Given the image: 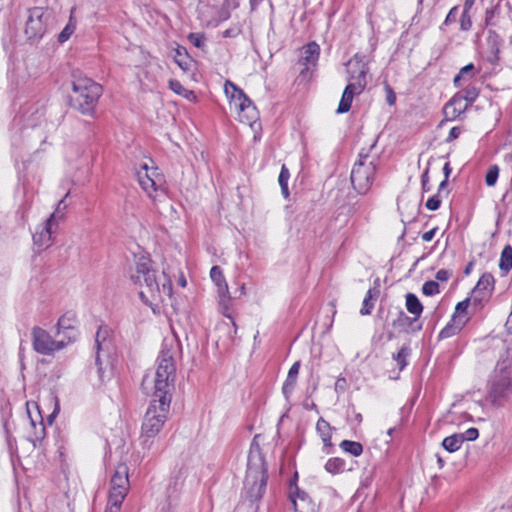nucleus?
<instances>
[{
	"label": "nucleus",
	"instance_id": "1",
	"mask_svg": "<svg viewBox=\"0 0 512 512\" xmlns=\"http://www.w3.org/2000/svg\"><path fill=\"white\" fill-rule=\"evenodd\" d=\"M173 356V351L167 349L165 345L159 354L154 377L150 379L145 376L142 381L143 389H148L153 385L152 400L141 426L140 440L143 447L146 448H150L152 440L168 419L176 379V365Z\"/></svg>",
	"mask_w": 512,
	"mask_h": 512
},
{
	"label": "nucleus",
	"instance_id": "2",
	"mask_svg": "<svg viewBox=\"0 0 512 512\" xmlns=\"http://www.w3.org/2000/svg\"><path fill=\"white\" fill-rule=\"evenodd\" d=\"M131 280L139 286V296L146 304L152 305L154 301L163 300V296L171 297L172 295L170 279L165 272L158 276L151 259L147 257L137 259Z\"/></svg>",
	"mask_w": 512,
	"mask_h": 512
},
{
	"label": "nucleus",
	"instance_id": "3",
	"mask_svg": "<svg viewBox=\"0 0 512 512\" xmlns=\"http://www.w3.org/2000/svg\"><path fill=\"white\" fill-rule=\"evenodd\" d=\"M72 76V107L83 115L93 116L102 95V86L80 72H74Z\"/></svg>",
	"mask_w": 512,
	"mask_h": 512
},
{
	"label": "nucleus",
	"instance_id": "4",
	"mask_svg": "<svg viewBox=\"0 0 512 512\" xmlns=\"http://www.w3.org/2000/svg\"><path fill=\"white\" fill-rule=\"evenodd\" d=\"M256 439V437L254 438ZM268 474L264 458L260 452V447L253 440L248 454L247 471L245 477V486L249 487L252 497H262Z\"/></svg>",
	"mask_w": 512,
	"mask_h": 512
},
{
	"label": "nucleus",
	"instance_id": "5",
	"mask_svg": "<svg viewBox=\"0 0 512 512\" xmlns=\"http://www.w3.org/2000/svg\"><path fill=\"white\" fill-rule=\"evenodd\" d=\"M374 146L375 142L370 145L368 150L362 149L359 152L358 160L352 168L350 180L358 194H366L372 186L376 172L377 158H371L369 151L373 149Z\"/></svg>",
	"mask_w": 512,
	"mask_h": 512
},
{
	"label": "nucleus",
	"instance_id": "6",
	"mask_svg": "<svg viewBox=\"0 0 512 512\" xmlns=\"http://www.w3.org/2000/svg\"><path fill=\"white\" fill-rule=\"evenodd\" d=\"M512 394V361L508 358L497 362L490 381L489 395L493 403Z\"/></svg>",
	"mask_w": 512,
	"mask_h": 512
},
{
	"label": "nucleus",
	"instance_id": "7",
	"mask_svg": "<svg viewBox=\"0 0 512 512\" xmlns=\"http://www.w3.org/2000/svg\"><path fill=\"white\" fill-rule=\"evenodd\" d=\"M225 93L230 98V105L238 112L239 120L251 125L257 118L258 112L250 98L230 81L225 83Z\"/></svg>",
	"mask_w": 512,
	"mask_h": 512
},
{
	"label": "nucleus",
	"instance_id": "8",
	"mask_svg": "<svg viewBox=\"0 0 512 512\" xmlns=\"http://www.w3.org/2000/svg\"><path fill=\"white\" fill-rule=\"evenodd\" d=\"M32 342L34 350L42 355H51L66 346L63 339L54 340L46 330L38 326L32 329Z\"/></svg>",
	"mask_w": 512,
	"mask_h": 512
},
{
	"label": "nucleus",
	"instance_id": "9",
	"mask_svg": "<svg viewBox=\"0 0 512 512\" xmlns=\"http://www.w3.org/2000/svg\"><path fill=\"white\" fill-rule=\"evenodd\" d=\"M353 78L355 82H349L343 91L337 113L348 112L354 96L360 94L365 89L367 80H365V67L363 64L360 65L359 75H354Z\"/></svg>",
	"mask_w": 512,
	"mask_h": 512
},
{
	"label": "nucleus",
	"instance_id": "10",
	"mask_svg": "<svg viewBox=\"0 0 512 512\" xmlns=\"http://www.w3.org/2000/svg\"><path fill=\"white\" fill-rule=\"evenodd\" d=\"M319 54L320 47L316 42H310L301 49L298 60V65L300 66V76L306 78L310 70L315 68Z\"/></svg>",
	"mask_w": 512,
	"mask_h": 512
},
{
	"label": "nucleus",
	"instance_id": "11",
	"mask_svg": "<svg viewBox=\"0 0 512 512\" xmlns=\"http://www.w3.org/2000/svg\"><path fill=\"white\" fill-rule=\"evenodd\" d=\"M45 15L46 12L40 7H34L29 10V17L25 27V34L28 39L41 37L45 33Z\"/></svg>",
	"mask_w": 512,
	"mask_h": 512
},
{
	"label": "nucleus",
	"instance_id": "12",
	"mask_svg": "<svg viewBox=\"0 0 512 512\" xmlns=\"http://www.w3.org/2000/svg\"><path fill=\"white\" fill-rule=\"evenodd\" d=\"M128 486V468L126 465L121 464L116 468L115 473L111 478V489L109 494L114 496H124L125 498L128 492Z\"/></svg>",
	"mask_w": 512,
	"mask_h": 512
},
{
	"label": "nucleus",
	"instance_id": "13",
	"mask_svg": "<svg viewBox=\"0 0 512 512\" xmlns=\"http://www.w3.org/2000/svg\"><path fill=\"white\" fill-rule=\"evenodd\" d=\"M494 283L495 280L493 275L490 273H484L473 290L474 301L481 302L482 300L489 298L494 289Z\"/></svg>",
	"mask_w": 512,
	"mask_h": 512
},
{
	"label": "nucleus",
	"instance_id": "14",
	"mask_svg": "<svg viewBox=\"0 0 512 512\" xmlns=\"http://www.w3.org/2000/svg\"><path fill=\"white\" fill-rule=\"evenodd\" d=\"M210 277L218 288V295L220 297V305L227 306L229 301V290L228 285L225 281L222 270L219 266H213L210 270Z\"/></svg>",
	"mask_w": 512,
	"mask_h": 512
},
{
	"label": "nucleus",
	"instance_id": "15",
	"mask_svg": "<svg viewBox=\"0 0 512 512\" xmlns=\"http://www.w3.org/2000/svg\"><path fill=\"white\" fill-rule=\"evenodd\" d=\"M56 220V213H52L45 221L40 232L33 234V242L41 249L49 247L52 240V224Z\"/></svg>",
	"mask_w": 512,
	"mask_h": 512
},
{
	"label": "nucleus",
	"instance_id": "16",
	"mask_svg": "<svg viewBox=\"0 0 512 512\" xmlns=\"http://www.w3.org/2000/svg\"><path fill=\"white\" fill-rule=\"evenodd\" d=\"M137 178L141 188L147 195L151 198H155V193L158 191L160 184L148 174L147 164H144L142 169L137 172Z\"/></svg>",
	"mask_w": 512,
	"mask_h": 512
},
{
	"label": "nucleus",
	"instance_id": "17",
	"mask_svg": "<svg viewBox=\"0 0 512 512\" xmlns=\"http://www.w3.org/2000/svg\"><path fill=\"white\" fill-rule=\"evenodd\" d=\"M108 335L109 330L107 327H99L95 336V344L97 348L96 365L98 367V373L101 379L103 378V369L100 352L108 348V344L110 343L108 340Z\"/></svg>",
	"mask_w": 512,
	"mask_h": 512
},
{
	"label": "nucleus",
	"instance_id": "18",
	"mask_svg": "<svg viewBox=\"0 0 512 512\" xmlns=\"http://www.w3.org/2000/svg\"><path fill=\"white\" fill-rule=\"evenodd\" d=\"M290 499L295 512H316L315 505L312 503L309 496L305 492L299 491L298 488L296 497L291 494Z\"/></svg>",
	"mask_w": 512,
	"mask_h": 512
},
{
	"label": "nucleus",
	"instance_id": "19",
	"mask_svg": "<svg viewBox=\"0 0 512 512\" xmlns=\"http://www.w3.org/2000/svg\"><path fill=\"white\" fill-rule=\"evenodd\" d=\"M368 63H369V59L367 58L366 55L361 54V53H356L347 63V71L349 74L348 81L355 82V79L353 78V76L359 75L361 64H363L365 67V77H366L367 73L369 71Z\"/></svg>",
	"mask_w": 512,
	"mask_h": 512
},
{
	"label": "nucleus",
	"instance_id": "20",
	"mask_svg": "<svg viewBox=\"0 0 512 512\" xmlns=\"http://www.w3.org/2000/svg\"><path fill=\"white\" fill-rule=\"evenodd\" d=\"M467 107L462 103V97L454 96L443 109L444 115L448 119H454L464 112Z\"/></svg>",
	"mask_w": 512,
	"mask_h": 512
},
{
	"label": "nucleus",
	"instance_id": "21",
	"mask_svg": "<svg viewBox=\"0 0 512 512\" xmlns=\"http://www.w3.org/2000/svg\"><path fill=\"white\" fill-rule=\"evenodd\" d=\"M379 289L371 288L367 291V294L363 300L362 308L360 309L361 315H370L374 307V303L379 296Z\"/></svg>",
	"mask_w": 512,
	"mask_h": 512
},
{
	"label": "nucleus",
	"instance_id": "22",
	"mask_svg": "<svg viewBox=\"0 0 512 512\" xmlns=\"http://www.w3.org/2000/svg\"><path fill=\"white\" fill-rule=\"evenodd\" d=\"M405 298L407 311L418 319L423 312V305L419 301L418 297L413 293H407Z\"/></svg>",
	"mask_w": 512,
	"mask_h": 512
},
{
	"label": "nucleus",
	"instance_id": "23",
	"mask_svg": "<svg viewBox=\"0 0 512 512\" xmlns=\"http://www.w3.org/2000/svg\"><path fill=\"white\" fill-rule=\"evenodd\" d=\"M476 75L475 66L472 63L467 64L460 69L459 73L454 77V85L460 87L462 81H468Z\"/></svg>",
	"mask_w": 512,
	"mask_h": 512
},
{
	"label": "nucleus",
	"instance_id": "24",
	"mask_svg": "<svg viewBox=\"0 0 512 512\" xmlns=\"http://www.w3.org/2000/svg\"><path fill=\"white\" fill-rule=\"evenodd\" d=\"M462 443L463 437L460 436V434H453L451 436L444 438L442 446L444 447L445 450L452 453L460 449Z\"/></svg>",
	"mask_w": 512,
	"mask_h": 512
},
{
	"label": "nucleus",
	"instance_id": "25",
	"mask_svg": "<svg viewBox=\"0 0 512 512\" xmlns=\"http://www.w3.org/2000/svg\"><path fill=\"white\" fill-rule=\"evenodd\" d=\"M465 322H458L453 321L451 319V322L448 323L439 333V338L445 339L449 338L461 331V329L464 327Z\"/></svg>",
	"mask_w": 512,
	"mask_h": 512
},
{
	"label": "nucleus",
	"instance_id": "26",
	"mask_svg": "<svg viewBox=\"0 0 512 512\" xmlns=\"http://www.w3.org/2000/svg\"><path fill=\"white\" fill-rule=\"evenodd\" d=\"M340 448L353 456H359L363 452V446L360 442L343 440L340 443Z\"/></svg>",
	"mask_w": 512,
	"mask_h": 512
},
{
	"label": "nucleus",
	"instance_id": "27",
	"mask_svg": "<svg viewBox=\"0 0 512 512\" xmlns=\"http://www.w3.org/2000/svg\"><path fill=\"white\" fill-rule=\"evenodd\" d=\"M478 94L479 92L474 86H469L457 93L456 96L462 97V103L468 108L476 100Z\"/></svg>",
	"mask_w": 512,
	"mask_h": 512
},
{
	"label": "nucleus",
	"instance_id": "28",
	"mask_svg": "<svg viewBox=\"0 0 512 512\" xmlns=\"http://www.w3.org/2000/svg\"><path fill=\"white\" fill-rule=\"evenodd\" d=\"M469 304H470L469 298H466L465 300L459 302L455 307V312L452 316V320L466 323L467 318H465V315H466L467 309L469 307Z\"/></svg>",
	"mask_w": 512,
	"mask_h": 512
},
{
	"label": "nucleus",
	"instance_id": "29",
	"mask_svg": "<svg viewBox=\"0 0 512 512\" xmlns=\"http://www.w3.org/2000/svg\"><path fill=\"white\" fill-rule=\"evenodd\" d=\"M499 267L501 270L508 271L512 268V248L505 246L501 252Z\"/></svg>",
	"mask_w": 512,
	"mask_h": 512
},
{
	"label": "nucleus",
	"instance_id": "30",
	"mask_svg": "<svg viewBox=\"0 0 512 512\" xmlns=\"http://www.w3.org/2000/svg\"><path fill=\"white\" fill-rule=\"evenodd\" d=\"M325 469L331 474H338L345 469V461L341 458H331L325 464Z\"/></svg>",
	"mask_w": 512,
	"mask_h": 512
},
{
	"label": "nucleus",
	"instance_id": "31",
	"mask_svg": "<svg viewBox=\"0 0 512 512\" xmlns=\"http://www.w3.org/2000/svg\"><path fill=\"white\" fill-rule=\"evenodd\" d=\"M75 29H76V23L73 21V18L71 16L67 25L59 33L58 41L60 43L66 42L70 38V36L74 33Z\"/></svg>",
	"mask_w": 512,
	"mask_h": 512
},
{
	"label": "nucleus",
	"instance_id": "32",
	"mask_svg": "<svg viewBox=\"0 0 512 512\" xmlns=\"http://www.w3.org/2000/svg\"><path fill=\"white\" fill-rule=\"evenodd\" d=\"M417 319L414 317V318H411L409 316H407L403 311H400L398 313V317L397 319H395L392 323L393 327H401V328H405V327H410Z\"/></svg>",
	"mask_w": 512,
	"mask_h": 512
},
{
	"label": "nucleus",
	"instance_id": "33",
	"mask_svg": "<svg viewBox=\"0 0 512 512\" xmlns=\"http://www.w3.org/2000/svg\"><path fill=\"white\" fill-rule=\"evenodd\" d=\"M124 499V496L109 494L108 507L105 512H119Z\"/></svg>",
	"mask_w": 512,
	"mask_h": 512
},
{
	"label": "nucleus",
	"instance_id": "34",
	"mask_svg": "<svg viewBox=\"0 0 512 512\" xmlns=\"http://www.w3.org/2000/svg\"><path fill=\"white\" fill-rule=\"evenodd\" d=\"M410 353V349L407 346H403L399 352L393 355V359L398 363L400 370H403L407 365L406 358Z\"/></svg>",
	"mask_w": 512,
	"mask_h": 512
},
{
	"label": "nucleus",
	"instance_id": "35",
	"mask_svg": "<svg viewBox=\"0 0 512 512\" xmlns=\"http://www.w3.org/2000/svg\"><path fill=\"white\" fill-rule=\"evenodd\" d=\"M174 60L182 70H184V71L189 70L190 59L186 53H182L179 49H177L176 54L174 56Z\"/></svg>",
	"mask_w": 512,
	"mask_h": 512
},
{
	"label": "nucleus",
	"instance_id": "36",
	"mask_svg": "<svg viewBox=\"0 0 512 512\" xmlns=\"http://www.w3.org/2000/svg\"><path fill=\"white\" fill-rule=\"evenodd\" d=\"M169 87L172 91H174L178 95H182L186 98H189L190 95H193L192 91H188L178 80H170Z\"/></svg>",
	"mask_w": 512,
	"mask_h": 512
},
{
	"label": "nucleus",
	"instance_id": "37",
	"mask_svg": "<svg viewBox=\"0 0 512 512\" xmlns=\"http://www.w3.org/2000/svg\"><path fill=\"white\" fill-rule=\"evenodd\" d=\"M499 176V168L497 165H492L488 169V172L485 177V183L487 186H494Z\"/></svg>",
	"mask_w": 512,
	"mask_h": 512
},
{
	"label": "nucleus",
	"instance_id": "38",
	"mask_svg": "<svg viewBox=\"0 0 512 512\" xmlns=\"http://www.w3.org/2000/svg\"><path fill=\"white\" fill-rule=\"evenodd\" d=\"M422 292L426 296H433L440 292L439 284L436 281H426L422 286Z\"/></svg>",
	"mask_w": 512,
	"mask_h": 512
},
{
	"label": "nucleus",
	"instance_id": "39",
	"mask_svg": "<svg viewBox=\"0 0 512 512\" xmlns=\"http://www.w3.org/2000/svg\"><path fill=\"white\" fill-rule=\"evenodd\" d=\"M296 382H297V378L287 376V378L283 384V387H282V392L286 399H289L290 395L292 394V392L295 388Z\"/></svg>",
	"mask_w": 512,
	"mask_h": 512
},
{
	"label": "nucleus",
	"instance_id": "40",
	"mask_svg": "<svg viewBox=\"0 0 512 512\" xmlns=\"http://www.w3.org/2000/svg\"><path fill=\"white\" fill-rule=\"evenodd\" d=\"M188 40L197 48L203 49L205 47L206 38L201 33H190Z\"/></svg>",
	"mask_w": 512,
	"mask_h": 512
},
{
	"label": "nucleus",
	"instance_id": "41",
	"mask_svg": "<svg viewBox=\"0 0 512 512\" xmlns=\"http://www.w3.org/2000/svg\"><path fill=\"white\" fill-rule=\"evenodd\" d=\"M316 429L319 432L321 438L331 435V426L323 418L317 421Z\"/></svg>",
	"mask_w": 512,
	"mask_h": 512
},
{
	"label": "nucleus",
	"instance_id": "42",
	"mask_svg": "<svg viewBox=\"0 0 512 512\" xmlns=\"http://www.w3.org/2000/svg\"><path fill=\"white\" fill-rule=\"evenodd\" d=\"M470 11H466L463 9L461 17H460V29L462 31H469L472 27V19L469 14Z\"/></svg>",
	"mask_w": 512,
	"mask_h": 512
},
{
	"label": "nucleus",
	"instance_id": "43",
	"mask_svg": "<svg viewBox=\"0 0 512 512\" xmlns=\"http://www.w3.org/2000/svg\"><path fill=\"white\" fill-rule=\"evenodd\" d=\"M499 13V6L496 5L490 9H487L485 12V24L486 26H493L495 23L493 22V19L496 14Z\"/></svg>",
	"mask_w": 512,
	"mask_h": 512
},
{
	"label": "nucleus",
	"instance_id": "44",
	"mask_svg": "<svg viewBox=\"0 0 512 512\" xmlns=\"http://www.w3.org/2000/svg\"><path fill=\"white\" fill-rule=\"evenodd\" d=\"M57 327H58V332H57L58 335L61 333L62 330H70L73 328L72 324L70 322V318H68L66 315L59 318Z\"/></svg>",
	"mask_w": 512,
	"mask_h": 512
},
{
	"label": "nucleus",
	"instance_id": "45",
	"mask_svg": "<svg viewBox=\"0 0 512 512\" xmlns=\"http://www.w3.org/2000/svg\"><path fill=\"white\" fill-rule=\"evenodd\" d=\"M460 436L463 437L464 441H474L478 438L479 432L476 428H469L464 433H461Z\"/></svg>",
	"mask_w": 512,
	"mask_h": 512
},
{
	"label": "nucleus",
	"instance_id": "46",
	"mask_svg": "<svg viewBox=\"0 0 512 512\" xmlns=\"http://www.w3.org/2000/svg\"><path fill=\"white\" fill-rule=\"evenodd\" d=\"M441 200L439 199V195H434L430 197L426 202V208L429 210H437L440 207Z\"/></svg>",
	"mask_w": 512,
	"mask_h": 512
},
{
	"label": "nucleus",
	"instance_id": "47",
	"mask_svg": "<svg viewBox=\"0 0 512 512\" xmlns=\"http://www.w3.org/2000/svg\"><path fill=\"white\" fill-rule=\"evenodd\" d=\"M457 15H458V6H454L448 12L443 25H450L452 23H455L456 19H457Z\"/></svg>",
	"mask_w": 512,
	"mask_h": 512
},
{
	"label": "nucleus",
	"instance_id": "48",
	"mask_svg": "<svg viewBox=\"0 0 512 512\" xmlns=\"http://www.w3.org/2000/svg\"><path fill=\"white\" fill-rule=\"evenodd\" d=\"M289 177H290L289 170L285 165H283L281 168L280 174H279V178H278L279 185L280 186L287 185Z\"/></svg>",
	"mask_w": 512,
	"mask_h": 512
},
{
	"label": "nucleus",
	"instance_id": "49",
	"mask_svg": "<svg viewBox=\"0 0 512 512\" xmlns=\"http://www.w3.org/2000/svg\"><path fill=\"white\" fill-rule=\"evenodd\" d=\"M452 276V272L446 269H440L436 272L435 278L438 281H447Z\"/></svg>",
	"mask_w": 512,
	"mask_h": 512
},
{
	"label": "nucleus",
	"instance_id": "50",
	"mask_svg": "<svg viewBox=\"0 0 512 512\" xmlns=\"http://www.w3.org/2000/svg\"><path fill=\"white\" fill-rule=\"evenodd\" d=\"M385 90H386V102L388 105L392 106L395 104L396 102V94L394 93V91L392 90V88L387 85L385 87Z\"/></svg>",
	"mask_w": 512,
	"mask_h": 512
},
{
	"label": "nucleus",
	"instance_id": "51",
	"mask_svg": "<svg viewBox=\"0 0 512 512\" xmlns=\"http://www.w3.org/2000/svg\"><path fill=\"white\" fill-rule=\"evenodd\" d=\"M421 184H422L423 192H429L430 191L429 169L428 168L424 171V173L421 176Z\"/></svg>",
	"mask_w": 512,
	"mask_h": 512
},
{
	"label": "nucleus",
	"instance_id": "52",
	"mask_svg": "<svg viewBox=\"0 0 512 512\" xmlns=\"http://www.w3.org/2000/svg\"><path fill=\"white\" fill-rule=\"evenodd\" d=\"M461 134V128L460 127H453L450 129L449 135L446 139L447 142H451L459 137Z\"/></svg>",
	"mask_w": 512,
	"mask_h": 512
},
{
	"label": "nucleus",
	"instance_id": "53",
	"mask_svg": "<svg viewBox=\"0 0 512 512\" xmlns=\"http://www.w3.org/2000/svg\"><path fill=\"white\" fill-rule=\"evenodd\" d=\"M299 369H300V362L297 361L295 362L289 369V372H288V375L287 376H290V377H294V378H297L298 377V374H299Z\"/></svg>",
	"mask_w": 512,
	"mask_h": 512
},
{
	"label": "nucleus",
	"instance_id": "54",
	"mask_svg": "<svg viewBox=\"0 0 512 512\" xmlns=\"http://www.w3.org/2000/svg\"><path fill=\"white\" fill-rule=\"evenodd\" d=\"M436 230H437V228H433V229L423 233L422 234V240L425 241V242L431 241L434 238V236H435Z\"/></svg>",
	"mask_w": 512,
	"mask_h": 512
},
{
	"label": "nucleus",
	"instance_id": "55",
	"mask_svg": "<svg viewBox=\"0 0 512 512\" xmlns=\"http://www.w3.org/2000/svg\"><path fill=\"white\" fill-rule=\"evenodd\" d=\"M66 208L65 199H62L58 202L56 210L54 213H56V219L61 218L62 215H60L61 211Z\"/></svg>",
	"mask_w": 512,
	"mask_h": 512
},
{
	"label": "nucleus",
	"instance_id": "56",
	"mask_svg": "<svg viewBox=\"0 0 512 512\" xmlns=\"http://www.w3.org/2000/svg\"><path fill=\"white\" fill-rule=\"evenodd\" d=\"M475 1L476 0H465L464 5H463V9L466 10V11H470V9L474 5Z\"/></svg>",
	"mask_w": 512,
	"mask_h": 512
},
{
	"label": "nucleus",
	"instance_id": "57",
	"mask_svg": "<svg viewBox=\"0 0 512 512\" xmlns=\"http://www.w3.org/2000/svg\"><path fill=\"white\" fill-rule=\"evenodd\" d=\"M451 167H450V164L447 162L445 163L444 167H443V172H444V175H445V179H448L449 178V175L451 173Z\"/></svg>",
	"mask_w": 512,
	"mask_h": 512
},
{
	"label": "nucleus",
	"instance_id": "58",
	"mask_svg": "<svg viewBox=\"0 0 512 512\" xmlns=\"http://www.w3.org/2000/svg\"><path fill=\"white\" fill-rule=\"evenodd\" d=\"M447 184H448V179H444L440 185H439V189H438V195H440V193L444 190V188L447 187Z\"/></svg>",
	"mask_w": 512,
	"mask_h": 512
},
{
	"label": "nucleus",
	"instance_id": "59",
	"mask_svg": "<svg viewBox=\"0 0 512 512\" xmlns=\"http://www.w3.org/2000/svg\"><path fill=\"white\" fill-rule=\"evenodd\" d=\"M281 191H282V194L285 198H287L289 196V189H288V184L287 185H281Z\"/></svg>",
	"mask_w": 512,
	"mask_h": 512
},
{
	"label": "nucleus",
	"instance_id": "60",
	"mask_svg": "<svg viewBox=\"0 0 512 512\" xmlns=\"http://www.w3.org/2000/svg\"><path fill=\"white\" fill-rule=\"evenodd\" d=\"M322 441L324 443L325 446H332V443H331V435L329 436H326V437H323L322 438Z\"/></svg>",
	"mask_w": 512,
	"mask_h": 512
},
{
	"label": "nucleus",
	"instance_id": "61",
	"mask_svg": "<svg viewBox=\"0 0 512 512\" xmlns=\"http://www.w3.org/2000/svg\"><path fill=\"white\" fill-rule=\"evenodd\" d=\"M263 0H250V6L251 10L256 9L259 3H261Z\"/></svg>",
	"mask_w": 512,
	"mask_h": 512
},
{
	"label": "nucleus",
	"instance_id": "62",
	"mask_svg": "<svg viewBox=\"0 0 512 512\" xmlns=\"http://www.w3.org/2000/svg\"><path fill=\"white\" fill-rule=\"evenodd\" d=\"M235 31L233 29H227L226 31H224V37H231V36H234Z\"/></svg>",
	"mask_w": 512,
	"mask_h": 512
},
{
	"label": "nucleus",
	"instance_id": "63",
	"mask_svg": "<svg viewBox=\"0 0 512 512\" xmlns=\"http://www.w3.org/2000/svg\"><path fill=\"white\" fill-rule=\"evenodd\" d=\"M472 267H473V263L472 262L468 263V265L466 266V268L464 270V273L466 275H468L471 272Z\"/></svg>",
	"mask_w": 512,
	"mask_h": 512
},
{
	"label": "nucleus",
	"instance_id": "64",
	"mask_svg": "<svg viewBox=\"0 0 512 512\" xmlns=\"http://www.w3.org/2000/svg\"><path fill=\"white\" fill-rule=\"evenodd\" d=\"M179 284L182 286V287H185L187 282H186V279L182 276L180 279H179Z\"/></svg>",
	"mask_w": 512,
	"mask_h": 512
}]
</instances>
